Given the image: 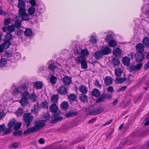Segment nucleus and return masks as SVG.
<instances>
[{"label": "nucleus", "mask_w": 149, "mask_h": 149, "mask_svg": "<svg viewBox=\"0 0 149 149\" xmlns=\"http://www.w3.org/2000/svg\"><path fill=\"white\" fill-rule=\"evenodd\" d=\"M58 93L61 95H64L67 93V90L66 87L63 86H61L57 89Z\"/></svg>", "instance_id": "13"}, {"label": "nucleus", "mask_w": 149, "mask_h": 149, "mask_svg": "<svg viewBox=\"0 0 149 149\" xmlns=\"http://www.w3.org/2000/svg\"><path fill=\"white\" fill-rule=\"evenodd\" d=\"M57 114H53L54 118L52 119L50 121L52 124H54L58 121H60L63 119V118L61 116H58Z\"/></svg>", "instance_id": "10"}, {"label": "nucleus", "mask_w": 149, "mask_h": 149, "mask_svg": "<svg viewBox=\"0 0 149 149\" xmlns=\"http://www.w3.org/2000/svg\"><path fill=\"white\" fill-rule=\"evenodd\" d=\"M79 91L83 94H85L87 92V89L86 87L83 85H81L79 88Z\"/></svg>", "instance_id": "26"}, {"label": "nucleus", "mask_w": 149, "mask_h": 149, "mask_svg": "<svg viewBox=\"0 0 149 149\" xmlns=\"http://www.w3.org/2000/svg\"><path fill=\"white\" fill-rule=\"evenodd\" d=\"M42 83L40 81H36L35 84V87L37 89H40L42 87Z\"/></svg>", "instance_id": "33"}, {"label": "nucleus", "mask_w": 149, "mask_h": 149, "mask_svg": "<svg viewBox=\"0 0 149 149\" xmlns=\"http://www.w3.org/2000/svg\"><path fill=\"white\" fill-rule=\"evenodd\" d=\"M29 3L32 6H35L36 5V0H31L29 1Z\"/></svg>", "instance_id": "63"}, {"label": "nucleus", "mask_w": 149, "mask_h": 149, "mask_svg": "<svg viewBox=\"0 0 149 149\" xmlns=\"http://www.w3.org/2000/svg\"><path fill=\"white\" fill-rule=\"evenodd\" d=\"M104 110V109L102 107L99 106L96 109L92 110L90 113L93 115H97L101 113Z\"/></svg>", "instance_id": "8"}, {"label": "nucleus", "mask_w": 149, "mask_h": 149, "mask_svg": "<svg viewBox=\"0 0 149 149\" xmlns=\"http://www.w3.org/2000/svg\"><path fill=\"white\" fill-rule=\"evenodd\" d=\"M19 145V143L18 142H16L13 143L12 146L14 148H17Z\"/></svg>", "instance_id": "62"}, {"label": "nucleus", "mask_w": 149, "mask_h": 149, "mask_svg": "<svg viewBox=\"0 0 149 149\" xmlns=\"http://www.w3.org/2000/svg\"><path fill=\"white\" fill-rule=\"evenodd\" d=\"M27 97L28 99L29 98L33 102L36 101L37 97L35 93H32L30 95L29 93V95L28 96H27Z\"/></svg>", "instance_id": "25"}, {"label": "nucleus", "mask_w": 149, "mask_h": 149, "mask_svg": "<svg viewBox=\"0 0 149 149\" xmlns=\"http://www.w3.org/2000/svg\"><path fill=\"white\" fill-rule=\"evenodd\" d=\"M74 59L79 64L81 63L86 60L85 58L81 56L75 57Z\"/></svg>", "instance_id": "20"}, {"label": "nucleus", "mask_w": 149, "mask_h": 149, "mask_svg": "<svg viewBox=\"0 0 149 149\" xmlns=\"http://www.w3.org/2000/svg\"><path fill=\"white\" fill-rule=\"evenodd\" d=\"M80 99L82 102H85L87 101L88 97L86 95L83 94L80 96Z\"/></svg>", "instance_id": "37"}, {"label": "nucleus", "mask_w": 149, "mask_h": 149, "mask_svg": "<svg viewBox=\"0 0 149 149\" xmlns=\"http://www.w3.org/2000/svg\"><path fill=\"white\" fill-rule=\"evenodd\" d=\"M39 108V107L38 104L34 105V110L32 111V112H34L35 113H37L38 111L37 110Z\"/></svg>", "instance_id": "57"}, {"label": "nucleus", "mask_w": 149, "mask_h": 149, "mask_svg": "<svg viewBox=\"0 0 149 149\" xmlns=\"http://www.w3.org/2000/svg\"><path fill=\"white\" fill-rule=\"evenodd\" d=\"M78 114L77 111H69L65 114V116L67 118L73 117L76 115Z\"/></svg>", "instance_id": "17"}, {"label": "nucleus", "mask_w": 149, "mask_h": 149, "mask_svg": "<svg viewBox=\"0 0 149 149\" xmlns=\"http://www.w3.org/2000/svg\"><path fill=\"white\" fill-rule=\"evenodd\" d=\"M103 54L102 53V50H98L95 52L94 54V57L97 59H99L101 58Z\"/></svg>", "instance_id": "14"}, {"label": "nucleus", "mask_w": 149, "mask_h": 149, "mask_svg": "<svg viewBox=\"0 0 149 149\" xmlns=\"http://www.w3.org/2000/svg\"><path fill=\"white\" fill-rule=\"evenodd\" d=\"M113 53L115 56H119L121 54L122 51L119 48H116L113 49Z\"/></svg>", "instance_id": "18"}, {"label": "nucleus", "mask_w": 149, "mask_h": 149, "mask_svg": "<svg viewBox=\"0 0 149 149\" xmlns=\"http://www.w3.org/2000/svg\"><path fill=\"white\" fill-rule=\"evenodd\" d=\"M19 15L21 17L22 19L24 21H29L30 17L29 14L26 13V10L18 13Z\"/></svg>", "instance_id": "7"}, {"label": "nucleus", "mask_w": 149, "mask_h": 149, "mask_svg": "<svg viewBox=\"0 0 149 149\" xmlns=\"http://www.w3.org/2000/svg\"><path fill=\"white\" fill-rule=\"evenodd\" d=\"M117 43L116 42L113 40H111L109 42V46L111 47H114L116 46Z\"/></svg>", "instance_id": "42"}, {"label": "nucleus", "mask_w": 149, "mask_h": 149, "mask_svg": "<svg viewBox=\"0 0 149 149\" xmlns=\"http://www.w3.org/2000/svg\"><path fill=\"white\" fill-rule=\"evenodd\" d=\"M16 123V120L15 119H13L10 121L8 124V127L12 128V127L13 125H14Z\"/></svg>", "instance_id": "43"}, {"label": "nucleus", "mask_w": 149, "mask_h": 149, "mask_svg": "<svg viewBox=\"0 0 149 149\" xmlns=\"http://www.w3.org/2000/svg\"><path fill=\"white\" fill-rule=\"evenodd\" d=\"M113 37L111 35L109 34L107 36V37L106 39V41L107 42H108L109 40H111L112 39Z\"/></svg>", "instance_id": "55"}, {"label": "nucleus", "mask_w": 149, "mask_h": 149, "mask_svg": "<svg viewBox=\"0 0 149 149\" xmlns=\"http://www.w3.org/2000/svg\"><path fill=\"white\" fill-rule=\"evenodd\" d=\"M15 27L13 25H11L8 26L3 27L2 29L3 31L7 32V31L11 33L15 30Z\"/></svg>", "instance_id": "11"}, {"label": "nucleus", "mask_w": 149, "mask_h": 149, "mask_svg": "<svg viewBox=\"0 0 149 149\" xmlns=\"http://www.w3.org/2000/svg\"><path fill=\"white\" fill-rule=\"evenodd\" d=\"M81 68L82 69H86L87 68V63L86 61V60L81 63Z\"/></svg>", "instance_id": "51"}, {"label": "nucleus", "mask_w": 149, "mask_h": 149, "mask_svg": "<svg viewBox=\"0 0 149 149\" xmlns=\"http://www.w3.org/2000/svg\"><path fill=\"white\" fill-rule=\"evenodd\" d=\"M144 47L141 43H139L136 46V49L138 52L142 53L144 51Z\"/></svg>", "instance_id": "19"}, {"label": "nucleus", "mask_w": 149, "mask_h": 149, "mask_svg": "<svg viewBox=\"0 0 149 149\" xmlns=\"http://www.w3.org/2000/svg\"><path fill=\"white\" fill-rule=\"evenodd\" d=\"M127 139H124L121 141L120 144L123 145H124L127 143Z\"/></svg>", "instance_id": "61"}, {"label": "nucleus", "mask_w": 149, "mask_h": 149, "mask_svg": "<svg viewBox=\"0 0 149 149\" xmlns=\"http://www.w3.org/2000/svg\"><path fill=\"white\" fill-rule=\"evenodd\" d=\"M92 95L96 97H98L99 96L100 94V92L99 90L96 88H94L92 91Z\"/></svg>", "instance_id": "27"}, {"label": "nucleus", "mask_w": 149, "mask_h": 149, "mask_svg": "<svg viewBox=\"0 0 149 149\" xmlns=\"http://www.w3.org/2000/svg\"><path fill=\"white\" fill-rule=\"evenodd\" d=\"M35 11V9L33 7H29L28 10V12L30 15H32L34 14Z\"/></svg>", "instance_id": "32"}, {"label": "nucleus", "mask_w": 149, "mask_h": 149, "mask_svg": "<svg viewBox=\"0 0 149 149\" xmlns=\"http://www.w3.org/2000/svg\"><path fill=\"white\" fill-rule=\"evenodd\" d=\"M103 94L104 95L105 99L107 98L108 99H110L112 98L111 95L107 93V94H105L104 93V94Z\"/></svg>", "instance_id": "56"}, {"label": "nucleus", "mask_w": 149, "mask_h": 149, "mask_svg": "<svg viewBox=\"0 0 149 149\" xmlns=\"http://www.w3.org/2000/svg\"><path fill=\"white\" fill-rule=\"evenodd\" d=\"M22 86H20L19 87L18 89H17L15 88L13 91V94L15 95H18L19 93H21L20 92L19 89Z\"/></svg>", "instance_id": "45"}, {"label": "nucleus", "mask_w": 149, "mask_h": 149, "mask_svg": "<svg viewBox=\"0 0 149 149\" xmlns=\"http://www.w3.org/2000/svg\"><path fill=\"white\" fill-rule=\"evenodd\" d=\"M33 117L30 113H24V122L26 123V126L29 127L31 122L33 121Z\"/></svg>", "instance_id": "4"}, {"label": "nucleus", "mask_w": 149, "mask_h": 149, "mask_svg": "<svg viewBox=\"0 0 149 149\" xmlns=\"http://www.w3.org/2000/svg\"><path fill=\"white\" fill-rule=\"evenodd\" d=\"M94 84L97 87H101V86L99 84V81L97 80H96L95 82L94 83Z\"/></svg>", "instance_id": "64"}, {"label": "nucleus", "mask_w": 149, "mask_h": 149, "mask_svg": "<svg viewBox=\"0 0 149 149\" xmlns=\"http://www.w3.org/2000/svg\"><path fill=\"white\" fill-rule=\"evenodd\" d=\"M12 38V35L10 33L7 34L5 36V38L4 39V40L6 41H9Z\"/></svg>", "instance_id": "44"}, {"label": "nucleus", "mask_w": 149, "mask_h": 149, "mask_svg": "<svg viewBox=\"0 0 149 149\" xmlns=\"http://www.w3.org/2000/svg\"><path fill=\"white\" fill-rule=\"evenodd\" d=\"M112 62L113 65L115 66L118 65L120 64V62L117 58H113L112 61Z\"/></svg>", "instance_id": "35"}, {"label": "nucleus", "mask_w": 149, "mask_h": 149, "mask_svg": "<svg viewBox=\"0 0 149 149\" xmlns=\"http://www.w3.org/2000/svg\"><path fill=\"white\" fill-rule=\"evenodd\" d=\"M59 67L57 65L56 63H55L53 61H51L49 62L48 68L51 70L52 74H57L60 70V66Z\"/></svg>", "instance_id": "3"}, {"label": "nucleus", "mask_w": 149, "mask_h": 149, "mask_svg": "<svg viewBox=\"0 0 149 149\" xmlns=\"http://www.w3.org/2000/svg\"><path fill=\"white\" fill-rule=\"evenodd\" d=\"M21 125V123L20 122H18L15 123L14 125V129L15 130H17L20 128Z\"/></svg>", "instance_id": "49"}, {"label": "nucleus", "mask_w": 149, "mask_h": 149, "mask_svg": "<svg viewBox=\"0 0 149 149\" xmlns=\"http://www.w3.org/2000/svg\"><path fill=\"white\" fill-rule=\"evenodd\" d=\"M58 99V96L57 95H52L51 98V101L54 103H57Z\"/></svg>", "instance_id": "24"}, {"label": "nucleus", "mask_w": 149, "mask_h": 149, "mask_svg": "<svg viewBox=\"0 0 149 149\" xmlns=\"http://www.w3.org/2000/svg\"><path fill=\"white\" fill-rule=\"evenodd\" d=\"M24 112L23 109H22L21 108H19L15 112V113L17 116H22Z\"/></svg>", "instance_id": "28"}, {"label": "nucleus", "mask_w": 149, "mask_h": 149, "mask_svg": "<svg viewBox=\"0 0 149 149\" xmlns=\"http://www.w3.org/2000/svg\"><path fill=\"white\" fill-rule=\"evenodd\" d=\"M125 81L126 83L128 84L130 83L131 81L129 77L127 79L125 78H117L115 80V82L117 84H122Z\"/></svg>", "instance_id": "9"}, {"label": "nucleus", "mask_w": 149, "mask_h": 149, "mask_svg": "<svg viewBox=\"0 0 149 149\" xmlns=\"http://www.w3.org/2000/svg\"><path fill=\"white\" fill-rule=\"evenodd\" d=\"M24 33L26 36H30L32 35V32L30 29L27 28L26 29L25 31H24Z\"/></svg>", "instance_id": "38"}, {"label": "nucleus", "mask_w": 149, "mask_h": 149, "mask_svg": "<svg viewBox=\"0 0 149 149\" xmlns=\"http://www.w3.org/2000/svg\"><path fill=\"white\" fill-rule=\"evenodd\" d=\"M22 132L21 131H18L15 132L13 133V135L15 136H19L22 134Z\"/></svg>", "instance_id": "54"}, {"label": "nucleus", "mask_w": 149, "mask_h": 149, "mask_svg": "<svg viewBox=\"0 0 149 149\" xmlns=\"http://www.w3.org/2000/svg\"><path fill=\"white\" fill-rule=\"evenodd\" d=\"M20 92L22 94V97L20 100V102L22 106H25L28 103V98L27 96L29 95V93L27 92L26 86H22L19 89Z\"/></svg>", "instance_id": "2"}, {"label": "nucleus", "mask_w": 149, "mask_h": 149, "mask_svg": "<svg viewBox=\"0 0 149 149\" xmlns=\"http://www.w3.org/2000/svg\"><path fill=\"white\" fill-rule=\"evenodd\" d=\"M11 45V43L9 41H6L3 44V45L4 49L8 48Z\"/></svg>", "instance_id": "40"}, {"label": "nucleus", "mask_w": 149, "mask_h": 149, "mask_svg": "<svg viewBox=\"0 0 149 149\" xmlns=\"http://www.w3.org/2000/svg\"><path fill=\"white\" fill-rule=\"evenodd\" d=\"M71 82V78L70 77L65 76L63 78V82L65 85H68Z\"/></svg>", "instance_id": "15"}, {"label": "nucleus", "mask_w": 149, "mask_h": 149, "mask_svg": "<svg viewBox=\"0 0 149 149\" xmlns=\"http://www.w3.org/2000/svg\"><path fill=\"white\" fill-rule=\"evenodd\" d=\"M11 19L10 18H7L4 20V24L5 25H8L10 22Z\"/></svg>", "instance_id": "53"}, {"label": "nucleus", "mask_w": 149, "mask_h": 149, "mask_svg": "<svg viewBox=\"0 0 149 149\" xmlns=\"http://www.w3.org/2000/svg\"><path fill=\"white\" fill-rule=\"evenodd\" d=\"M0 14L1 15H6V14L5 12L2 10V8L0 6Z\"/></svg>", "instance_id": "60"}, {"label": "nucleus", "mask_w": 149, "mask_h": 149, "mask_svg": "<svg viewBox=\"0 0 149 149\" xmlns=\"http://www.w3.org/2000/svg\"><path fill=\"white\" fill-rule=\"evenodd\" d=\"M42 117L45 119V120L35 121L34 126L27 129L24 132V133L28 134L31 132H36L39 131L41 128L44 127L45 125L46 121L48 120L49 118V114L48 112L44 113Z\"/></svg>", "instance_id": "1"}, {"label": "nucleus", "mask_w": 149, "mask_h": 149, "mask_svg": "<svg viewBox=\"0 0 149 149\" xmlns=\"http://www.w3.org/2000/svg\"><path fill=\"white\" fill-rule=\"evenodd\" d=\"M22 25V22L19 20H16L14 23V25L16 28H19Z\"/></svg>", "instance_id": "48"}, {"label": "nucleus", "mask_w": 149, "mask_h": 149, "mask_svg": "<svg viewBox=\"0 0 149 149\" xmlns=\"http://www.w3.org/2000/svg\"><path fill=\"white\" fill-rule=\"evenodd\" d=\"M81 54L85 58L89 55V52L87 49H82L81 50Z\"/></svg>", "instance_id": "30"}, {"label": "nucleus", "mask_w": 149, "mask_h": 149, "mask_svg": "<svg viewBox=\"0 0 149 149\" xmlns=\"http://www.w3.org/2000/svg\"><path fill=\"white\" fill-rule=\"evenodd\" d=\"M68 98L70 101H74L76 100V96L74 94H71L68 96Z\"/></svg>", "instance_id": "41"}, {"label": "nucleus", "mask_w": 149, "mask_h": 149, "mask_svg": "<svg viewBox=\"0 0 149 149\" xmlns=\"http://www.w3.org/2000/svg\"><path fill=\"white\" fill-rule=\"evenodd\" d=\"M12 128L8 127V128L6 129L3 131V134H9L11 131Z\"/></svg>", "instance_id": "50"}, {"label": "nucleus", "mask_w": 149, "mask_h": 149, "mask_svg": "<svg viewBox=\"0 0 149 149\" xmlns=\"http://www.w3.org/2000/svg\"><path fill=\"white\" fill-rule=\"evenodd\" d=\"M6 63L7 61L5 59L2 58L0 59V67L4 66Z\"/></svg>", "instance_id": "39"}, {"label": "nucleus", "mask_w": 149, "mask_h": 149, "mask_svg": "<svg viewBox=\"0 0 149 149\" xmlns=\"http://www.w3.org/2000/svg\"><path fill=\"white\" fill-rule=\"evenodd\" d=\"M122 72V69L120 67H118L115 69V75L117 77H120L121 75Z\"/></svg>", "instance_id": "21"}, {"label": "nucleus", "mask_w": 149, "mask_h": 149, "mask_svg": "<svg viewBox=\"0 0 149 149\" xmlns=\"http://www.w3.org/2000/svg\"><path fill=\"white\" fill-rule=\"evenodd\" d=\"M142 65L141 63H139L136 65H134L132 67V69L133 70H139L141 68Z\"/></svg>", "instance_id": "31"}, {"label": "nucleus", "mask_w": 149, "mask_h": 149, "mask_svg": "<svg viewBox=\"0 0 149 149\" xmlns=\"http://www.w3.org/2000/svg\"><path fill=\"white\" fill-rule=\"evenodd\" d=\"M50 111L53 113V114H59L60 112L58 110V108L56 104L53 103L49 107Z\"/></svg>", "instance_id": "6"}, {"label": "nucleus", "mask_w": 149, "mask_h": 149, "mask_svg": "<svg viewBox=\"0 0 149 149\" xmlns=\"http://www.w3.org/2000/svg\"><path fill=\"white\" fill-rule=\"evenodd\" d=\"M142 43L144 45L146 46L149 45V38L146 37L144 38L143 39Z\"/></svg>", "instance_id": "34"}, {"label": "nucleus", "mask_w": 149, "mask_h": 149, "mask_svg": "<svg viewBox=\"0 0 149 149\" xmlns=\"http://www.w3.org/2000/svg\"><path fill=\"white\" fill-rule=\"evenodd\" d=\"M104 83L107 85L111 84L112 82V79L109 77H106L104 80Z\"/></svg>", "instance_id": "22"}, {"label": "nucleus", "mask_w": 149, "mask_h": 149, "mask_svg": "<svg viewBox=\"0 0 149 149\" xmlns=\"http://www.w3.org/2000/svg\"><path fill=\"white\" fill-rule=\"evenodd\" d=\"M81 49L80 48H76L74 50V53L75 55H78L81 54Z\"/></svg>", "instance_id": "46"}, {"label": "nucleus", "mask_w": 149, "mask_h": 149, "mask_svg": "<svg viewBox=\"0 0 149 149\" xmlns=\"http://www.w3.org/2000/svg\"><path fill=\"white\" fill-rule=\"evenodd\" d=\"M135 56L136 60L139 62H140L143 60L144 56L142 53L136 52Z\"/></svg>", "instance_id": "12"}, {"label": "nucleus", "mask_w": 149, "mask_h": 149, "mask_svg": "<svg viewBox=\"0 0 149 149\" xmlns=\"http://www.w3.org/2000/svg\"><path fill=\"white\" fill-rule=\"evenodd\" d=\"M17 35L18 36L21 35L23 34V31L22 30L18 29L17 31Z\"/></svg>", "instance_id": "58"}, {"label": "nucleus", "mask_w": 149, "mask_h": 149, "mask_svg": "<svg viewBox=\"0 0 149 149\" xmlns=\"http://www.w3.org/2000/svg\"><path fill=\"white\" fill-rule=\"evenodd\" d=\"M61 107L63 110H65L67 109L69 107V104L67 102L64 101L61 104Z\"/></svg>", "instance_id": "29"}, {"label": "nucleus", "mask_w": 149, "mask_h": 149, "mask_svg": "<svg viewBox=\"0 0 149 149\" xmlns=\"http://www.w3.org/2000/svg\"><path fill=\"white\" fill-rule=\"evenodd\" d=\"M56 81V78L54 76H52L50 78V82L52 84H55Z\"/></svg>", "instance_id": "47"}, {"label": "nucleus", "mask_w": 149, "mask_h": 149, "mask_svg": "<svg viewBox=\"0 0 149 149\" xmlns=\"http://www.w3.org/2000/svg\"><path fill=\"white\" fill-rule=\"evenodd\" d=\"M90 41L93 43H96L97 41L96 37L91 36Z\"/></svg>", "instance_id": "59"}, {"label": "nucleus", "mask_w": 149, "mask_h": 149, "mask_svg": "<svg viewBox=\"0 0 149 149\" xmlns=\"http://www.w3.org/2000/svg\"><path fill=\"white\" fill-rule=\"evenodd\" d=\"M130 59L128 57H125L123 58L122 62L126 66H128L129 64Z\"/></svg>", "instance_id": "23"}, {"label": "nucleus", "mask_w": 149, "mask_h": 149, "mask_svg": "<svg viewBox=\"0 0 149 149\" xmlns=\"http://www.w3.org/2000/svg\"><path fill=\"white\" fill-rule=\"evenodd\" d=\"M41 107L43 108H47L48 107V104L46 102H43L41 103Z\"/></svg>", "instance_id": "52"}, {"label": "nucleus", "mask_w": 149, "mask_h": 149, "mask_svg": "<svg viewBox=\"0 0 149 149\" xmlns=\"http://www.w3.org/2000/svg\"><path fill=\"white\" fill-rule=\"evenodd\" d=\"M105 98L104 95L102 94L101 96L99 97L97 99L96 101V102L97 103H99L101 102H102L105 100Z\"/></svg>", "instance_id": "36"}, {"label": "nucleus", "mask_w": 149, "mask_h": 149, "mask_svg": "<svg viewBox=\"0 0 149 149\" xmlns=\"http://www.w3.org/2000/svg\"><path fill=\"white\" fill-rule=\"evenodd\" d=\"M17 6L19 8L18 13L26 10L25 9L26 5L25 2L22 0H18Z\"/></svg>", "instance_id": "5"}, {"label": "nucleus", "mask_w": 149, "mask_h": 149, "mask_svg": "<svg viewBox=\"0 0 149 149\" xmlns=\"http://www.w3.org/2000/svg\"><path fill=\"white\" fill-rule=\"evenodd\" d=\"M101 50H102L103 55H106L110 54L111 53V49L108 47H103Z\"/></svg>", "instance_id": "16"}]
</instances>
